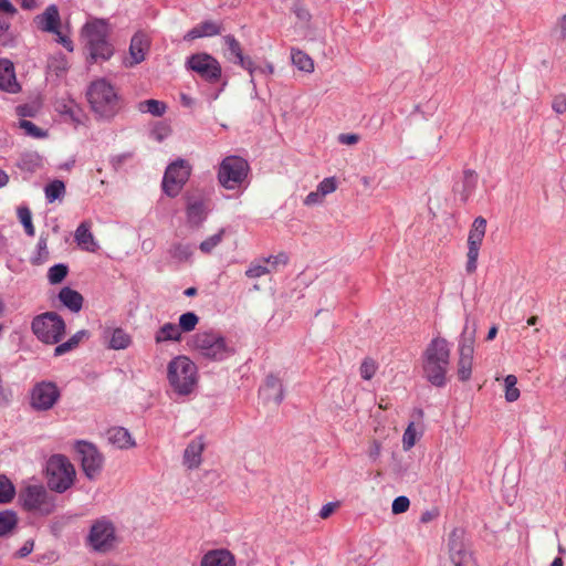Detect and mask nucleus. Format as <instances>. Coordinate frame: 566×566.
Listing matches in <instances>:
<instances>
[{"instance_id": "1", "label": "nucleus", "mask_w": 566, "mask_h": 566, "mask_svg": "<svg viewBox=\"0 0 566 566\" xmlns=\"http://www.w3.org/2000/svg\"><path fill=\"white\" fill-rule=\"evenodd\" d=\"M189 349L197 359L207 361H223L234 354L226 337L218 331H199L187 342Z\"/></svg>"}, {"instance_id": "2", "label": "nucleus", "mask_w": 566, "mask_h": 566, "mask_svg": "<svg viewBox=\"0 0 566 566\" xmlns=\"http://www.w3.org/2000/svg\"><path fill=\"white\" fill-rule=\"evenodd\" d=\"M449 363L450 348L447 339L433 338L423 353L422 369L426 379L436 387H443Z\"/></svg>"}, {"instance_id": "3", "label": "nucleus", "mask_w": 566, "mask_h": 566, "mask_svg": "<svg viewBox=\"0 0 566 566\" xmlns=\"http://www.w3.org/2000/svg\"><path fill=\"white\" fill-rule=\"evenodd\" d=\"M109 23L104 19L87 21L82 29V36L90 59L93 62L107 61L114 54V48L108 41Z\"/></svg>"}, {"instance_id": "4", "label": "nucleus", "mask_w": 566, "mask_h": 566, "mask_svg": "<svg viewBox=\"0 0 566 566\" xmlns=\"http://www.w3.org/2000/svg\"><path fill=\"white\" fill-rule=\"evenodd\" d=\"M196 364L187 356H177L168 364L167 376L169 384L179 395H189L198 381Z\"/></svg>"}, {"instance_id": "5", "label": "nucleus", "mask_w": 566, "mask_h": 566, "mask_svg": "<svg viewBox=\"0 0 566 566\" xmlns=\"http://www.w3.org/2000/svg\"><path fill=\"white\" fill-rule=\"evenodd\" d=\"M92 109L102 117H113L119 109V98L114 86L106 80L93 82L87 90Z\"/></svg>"}, {"instance_id": "6", "label": "nucleus", "mask_w": 566, "mask_h": 566, "mask_svg": "<svg viewBox=\"0 0 566 566\" xmlns=\"http://www.w3.org/2000/svg\"><path fill=\"white\" fill-rule=\"evenodd\" d=\"M75 475V468L65 455L54 454L49 459L46 480L50 490L64 493L74 484Z\"/></svg>"}, {"instance_id": "7", "label": "nucleus", "mask_w": 566, "mask_h": 566, "mask_svg": "<svg viewBox=\"0 0 566 566\" xmlns=\"http://www.w3.org/2000/svg\"><path fill=\"white\" fill-rule=\"evenodd\" d=\"M65 322L56 312H45L32 319L31 329L39 340L59 344L65 334Z\"/></svg>"}, {"instance_id": "8", "label": "nucleus", "mask_w": 566, "mask_h": 566, "mask_svg": "<svg viewBox=\"0 0 566 566\" xmlns=\"http://www.w3.org/2000/svg\"><path fill=\"white\" fill-rule=\"evenodd\" d=\"M249 172V163L243 157L230 155L220 163L217 178L223 188L233 190L244 182Z\"/></svg>"}, {"instance_id": "9", "label": "nucleus", "mask_w": 566, "mask_h": 566, "mask_svg": "<svg viewBox=\"0 0 566 566\" xmlns=\"http://www.w3.org/2000/svg\"><path fill=\"white\" fill-rule=\"evenodd\" d=\"M191 174V166L185 159H177L168 165L166 168L161 188L163 191L170 198L179 195Z\"/></svg>"}, {"instance_id": "10", "label": "nucleus", "mask_w": 566, "mask_h": 566, "mask_svg": "<svg viewBox=\"0 0 566 566\" xmlns=\"http://www.w3.org/2000/svg\"><path fill=\"white\" fill-rule=\"evenodd\" d=\"M116 541L115 526L109 520L102 517L92 524L87 535V544L95 552H109L115 547Z\"/></svg>"}, {"instance_id": "11", "label": "nucleus", "mask_w": 566, "mask_h": 566, "mask_svg": "<svg viewBox=\"0 0 566 566\" xmlns=\"http://www.w3.org/2000/svg\"><path fill=\"white\" fill-rule=\"evenodd\" d=\"M23 507L30 512L49 515L55 510V501L42 485H28L21 493Z\"/></svg>"}, {"instance_id": "12", "label": "nucleus", "mask_w": 566, "mask_h": 566, "mask_svg": "<svg viewBox=\"0 0 566 566\" xmlns=\"http://www.w3.org/2000/svg\"><path fill=\"white\" fill-rule=\"evenodd\" d=\"M186 66L208 83L219 82L222 75L219 61L205 52L190 55L186 61Z\"/></svg>"}, {"instance_id": "13", "label": "nucleus", "mask_w": 566, "mask_h": 566, "mask_svg": "<svg viewBox=\"0 0 566 566\" xmlns=\"http://www.w3.org/2000/svg\"><path fill=\"white\" fill-rule=\"evenodd\" d=\"M61 397L57 385L53 381L36 382L30 391V407L35 411L51 410Z\"/></svg>"}, {"instance_id": "14", "label": "nucleus", "mask_w": 566, "mask_h": 566, "mask_svg": "<svg viewBox=\"0 0 566 566\" xmlns=\"http://www.w3.org/2000/svg\"><path fill=\"white\" fill-rule=\"evenodd\" d=\"M449 559L452 566H475L476 562L462 530L454 528L449 535Z\"/></svg>"}, {"instance_id": "15", "label": "nucleus", "mask_w": 566, "mask_h": 566, "mask_svg": "<svg viewBox=\"0 0 566 566\" xmlns=\"http://www.w3.org/2000/svg\"><path fill=\"white\" fill-rule=\"evenodd\" d=\"M76 451L80 455L81 467L85 476L90 480H95L103 470V454L93 443L86 441H78L76 443Z\"/></svg>"}, {"instance_id": "16", "label": "nucleus", "mask_w": 566, "mask_h": 566, "mask_svg": "<svg viewBox=\"0 0 566 566\" xmlns=\"http://www.w3.org/2000/svg\"><path fill=\"white\" fill-rule=\"evenodd\" d=\"M226 45L228 46L229 56L228 59L234 64L240 65L242 69L247 70L251 76V83L255 86L254 83V72L256 70V65L252 61L250 56H245L243 54L240 42L231 34H228L223 38Z\"/></svg>"}, {"instance_id": "17", "label": "nucleus", "mask_w": 566, "mask_h": 566, "mask_svg": "<svg viewBox=\"0 0 566 566\" xmlns=\"http://www.w3.org/2000/svg\"><path fill=\"white\" fill-rule=\"evenodd\" d=\"M150 40L144 32H136L129 44L130 61L126 63L127 66H134L145 60L146 53L149 50Z\"/></svg>"}, {"instance_id": "18", "label": "nucleus", "mask_w": 566, "mask_h": 566, "mask_svg": "<svg viewBox=\"0 0 566 566\" xmlns=\"http://www.w3.org/2000/svg\"><path fill=\"white\" fill-rule=\"evenodd\" d=\"M34 22L43 32L57 33V29H60L61 25V17L57 6H48L41 14L35 17Z\"/></svg>"}, {"instance_id": "19", "label": "nucleus", "mask_w": 566, "mask_h": 566, "mask_svg": "<svg viewBox=\"0 0 566 566\" xmlns=\"http://www.w3.org/2000/svg\"><path fill=\"white\" fill-rule=\"evenodd\" d=\"M260 395L266 401L280 405L284 399L282 381L274 375H268L264 385L260 388Z\"/></svg>"}, {"instance_id": "20", "label": "nucleus", "mask_w": 566, "mask_h": 566, "mask_svg": "<svg viewBox=\"0 0 566 566\" xmlns=\"http://www.w3.org/2000/svg\"><path fill=\"white\" fill-rule=\"evenodd\" d=\"M0 90L9 93H17L20 90L15 80L14 65L6 59L0 60Z\"/></svg>"}, {"instance_id": "21", "label": "nucleus", "mask_w": 566, "mask_h": 566, "mask_svg": "<svg viewBox=\"0 0 566 566\" xmlns=\"http://www.w3.org/2000/svg\"><path fill=\"white\" fill-rule=\"evenodd\" d=\"M92 222L83 221L78 224L74 233V239L77 245L85 251L95 252L98 248L95 238L91 231Z\"/></svg>"}, {"instance_id": "22", "label": "nucleus", "mask_w": 566, "mask_h": 566, "mask_svg": "<svg viewBox=\"0 0 566 566\" xmlns=\"http://www.w3.org/2000/svg\"><path fill=\"white\" fill-rule=\"evenodd\" d=\"M203 450L205 443L202 438H196L190 441L184 452V464L190 470L199 468Z\"/></svg>"}, {"instance_id": "23", "label": "nucleus", "mask_w": 566, "mask_h": 566, "mask_svg": "<svg viewBox=\"0 0 566 566\" xmlns=\"http://www.w3.org/2000/svg\"><path fill=\"white\" fill-rule=\"evenodd\" d=\"M107 440L111 444L118 449H129L135 447V441L127 429L123 427H114L107 430Z\"/></svg>"}, {"instance_id": "24", "label": "nucleus", "mask_w": 566, "mask_h": 566, "mask_svg": "<svg viewBox=\"0 0 566 566\" xmlns=\"http://www.w3.org/2000/svg\"><path fill=\"white\" fill-rule=\"evenodd\" d=\"M201 566H235L233 555L226 549H217L208 552L202 560Z\"/></svg>"}, {"instance_id": "25", "label": "nucleus", "mask_w": 566, "mask_h": 566, "mask_svg": "<svg viewBox=\"0 0 566 566\" xmlns=\"http://www.w3.org/2000/svg\"><path fill=\"white\" fill-rule=\"evenodd\" d=\"M57 296L60 302L73 313L80 312L83 307L82 294L69 286L62 287Z\"/></svg>"}, {"instance_id": "26", "label": "nucleus", "mask_w": 566, "mask_h": 566, "mask_svg": "<svg viewBox=\"0 0 566 566\" xmlns=\"http://www.w3.org/2000/svg\"><path fill=\"white\" fill-rule=\"evenodd\" d=\"M105 336L109 335L108 348L119 350L126 349L132 344V337L123 328H107L105 329Z\"/></svg>"}, {"instance_id": "27", "label": "nucleus", "mask_w": 566, "mask_h": 566, "mask_svg": "<svg viewBox=\"0 0 566 566\" xmlns=\"http://www.w3.org/2000/svg\"><path fill=\"white\" fill-rule=\"evenodd\" d=\"M475 334L476 324L472 323V325H470L469 318H467L459 339V353L474 354Z\"/></svg>"}, {"instance_id": "28", "label": "nucleus", "mask_w": 566, "mask_h": 566, "mask_svg": "<svg viewBox=\"0 0 566 566\" xmlns=\"http://www.w3.org/2000/svg\"><path fill=\"white\" fill-rule=\"evenodd\" d=\"M207 208L202 199H189L187 203V219L192 226H200L206 219Z\"/></svg>"}, {"instance_id": "29", "label": "nucleus", "mask_w": 566, "mask_h": 566, "mask_svg": "<svg viewBox=\"0 0 566 566\" xmlns=\"http://www.w3.org/2000/svg\"><path fill=\"white\" fill-rule=\"evenodd\" d=\"M182 335L180 333V328L177 327L174 323H165L155 333V343L161 344L165 342H180Z\"/></svg>"}, {"instance_id": "30", "label": "nucleus", "mask_w": 566, "mask_h": 566, "mask_svg": "<svg viewBox=\"0 0 566 566\" xmlns=\"http://www.w3.org/2000/svg\"><path fill=\"white\" fill-rule=\"evenodd\" d=\"M486 231V220L483 217L474 219L468 235V245L481 247Z\"/></svg>"}, {"instance_id": "31", "label": "nucleus", "mask_w": 566, "mask_h": 566, "mask_svg": "<svg viewBox=\"0 0 566 566\" xmlns=\"http://www.w3.org/2000/svg\"><path fill=\"white\" fill-rule=\"evenodd\" d=\"M478 185V175L474 170L467 169L463 172V185L462 190L460 191V200L465 203L473 191L475 190Z\"/></svg>"}, {"instance_id": "32", "label": "nucleus", "mask_w": 566, "mask_h": 566, "mask_svg": "<svg viewBox=\"0 0 566 566\" xmlns=\"http://www.w3.org/2000/svg\"><path fill=\"white\" fill-rule=\"evenodd\" d=\"M85 337H88V332L86 329L78 331L69 340L57 344L54 349V355L62 356L71 352L72 349L76 348L81 340Z\"/></svg>"}, {"instance_id": "33", "label": "nucleus", "mask_w": 566, "mask_h": 566, "mask_svg": "<svg viewBox=\"0 0 566 566\" xmlns=\"http://www.w3.org/2000/svg\"><path fill=\"white\" fill-rule=\"evenodd\" d=\"M137 109L140 113H149L153 116L160 117L166 113L167 105L158 99H146L138 103Z\"/></svg>"}, {"instance_id": "34", "label": "nucleus", "mask_w": 566, "mask_h": 566, "mask_svg": "<svg viewBox=\"0 0 566 566\" xmlns=\"http://www.w3.org/2000/svg\"><path fill=\"white\" fill-rule=\"evenodd\" d=\"M473 354L459 353L458 377L461 381L470 379L472 374Z\"/></svg>"}, {"instance_id": "35", "label": "nucleus", "mask_w": 566, "mask_h": 566, "mask_svg": "<svg viewBox=\"0 0 566 566\" xmlns=\"http://www.w3.org/2000/svg\"><path fill=\"white\" fill-rule=\"evenodd\" d=\"M18 524V516L14 511L4 510L0 512V537L9 534Z\"/></svg>"}, {"instance_id": "36", "label": "nucleus", "mask_w": 566, "mask_h": 566, "mask_svg": "<svg viewBox=\"0 0 566 566\" xmlns=\"http://www.w3.org/2000/svg\"><path fill=\"white\" fill-rule=\"evenodd\" d=\"M292 62L301 71L311 73L314 71L313 60L301 50H292Z\"/></svg>"}, {"instance_id": "37", "label": "nucleus", "mask_w": 566, "mask_h": 566, "mask_svg": "<svg viewBox=\"0 0 566 566\" xmlns=\"http://www.w3.org/2000/svg\"><path fill=\"white\" fill-rule=\"evenodd\" d=\"M45 198L49 202L60 199L65 193V185L62 180H53L45 186Z\"/></svg>"}, {"instance_id": "38", "label": "nucleus", "mask_w": 566, "mask_h": 566, "mask_svg": "<svg viewBox=\"0 0 566 566\" xmlns=\"http://www.w3.org/2000/svg\"><path fill=\"white\" fill-rule=\"evenodd\" d=\"M169 254L178 262H186L191 258L192 249L189 244L175 243L169 249Z\"/></svg>"}, {"instance_id": "39", "label": "nucleus", "mask_w": 566, "mask_h": 566, "mask_svg": "<svg viewBox=\"0 0 566 566\" xmlns=\"http://www.w3.org/2000/svg\"><path fill=\"white\" fill-rule=\"evenodd\" d=\"M14 495L15 488L12 482L6 475H0V503L11 502Z\"/></svg>"}, {"instance_id": "40", "label": "nucleus", "mask_w": 566, "mask_h": 566, "mask_svg": "<svg viewBox=\"0 0 566 566\" xmlns=\"http://www.w3.org/2000/svg\"><path fill=\"white\" fill-rule=\"evenodd\" d=\"M18 218L22 223L24 231L28 235L33 237L35 229L32 223V213L28 207H19L17 210Z\"/></svg>"}, {"instance_id": "41", "label": "nucleus", "mask_w": 566, "mask_h": 566, "mask_svg": "<svg viewBox=\"0 0 566 566\" xmlns=\"http://www.w3.org/2000/svg\"><path fill=\"white\" fill-rule=\"evenodd\" d=\"M199 322V317L193 312H187L180 315L179 324L177 325L180 328V333L182 332H192Z\"/></svg>"}, {"instance_id": "42", "label": "nucleus", "mask_w": 566, "mask_h": 566, "mask_svg": "<svg viewBox=\"0 0 566 566\" xmlns=\"http://www.w3.org/2000/svg\"><path fill=\"white\" fill-rule=\"evenodd\" d=\"M67 273L69 268L63 263H59L49 269L48 280L51 284H59L66 277Z\"/></svg>"}, {"instance_id": "43", "label": "nucleus", "mask_w": 566, "mask_h": 566, "mask_svg": "<svg viewBox=\"0 0 566 566\" xmlns=\"http://www.w3.org/2000/svg\"><path fill=\"white\" fill-rule=\"evenodd\" d=\"M505 382V399L509 402L516 401L520 397V390L516 387L517 378L514 375H507L504 379Z\"/></svg>"}, {"instance_id": "44", "label": "nucleus", "mask_w": 566, "mask_h": 566, "mask_svg": "<svg viewBox=\"0 0 566 566\" xmlns=\"http://www.w3.org/2000/svg\"><path fill=\"white\" fill-rule=\"evenodd\" d=\"M223 234H224V229H220L218 233L203 240L199 245V249L201 250V252L210 253L218 244H220V242L222 241Z\"/></svg>"}, {"instance_id": "45", "label": "nucleus", "mask_w": 566, "mask_h": 566, "mask_svg": "<svg viewBox=\"0 0 566 566\" xmlns=\"http://www.w3.org/2000/svg\"><path fill=\"white\" fill-rule=\"evenodd\" d=\"M481 247L474 245H468V253H467V264H465V271L469 274H473L476 271L478 268V258Z\"/></svg>"}, {"instance_id": "46", "label": "nucleus", "mask_w": 566, "mask_h": 566, "mask_svg": "<svg viewBox=\"0 0 566 566\" xmlns=\"http://www.w3.org/2000/svg\"><path fill=\"white\" fill-rule=\"evenodd\" d=\"M198 25H199L202 38L218 35L221 33V30H222L220 24H218L214 21H210V20L203 21Z\"/></svg>"}, {"instance_id": "47", "label": "nucleus", "mask_w": 566, "mask_h": 566, "mask_svg": "<svg viewBox=\"0 0 566 566\" xmlns=\"http://www.w3.org/2000/svg\"><path fill=\"white\" fill-rule=\"evenodd\" d=\"M74 103L72 101H65L61 99L55 103V109L62 114L70 116L73 120H77L75 111H74Z\"/></svg>"}, {"instance_id": "48", "label": "nucleus", "mask_w": 566, "mask_h": 566, "mask_svg": "<svg viewBox=\"0 0 566 566\" xmlns=\"http://www.w3.org/2000/svg\"><path fill=\"white\" fill-rule=\"evenodd\" d=\"M19 126H20V128L24 129L29 136H32L34 138H42L46 135L35 124H33L32 122L27 120V119H21L19 123Z\"/></svg>"}, {"instance_id": "49", "label": "nucleus", "mask_w": 566, "mask_h": 566, "mask_svg": "<svg viewBox=\"0 0 566 566\" xmlns=\"http://www.w3.org/2000/svg\"><path fill=\"white\" fill-rule=\"evenodd\" d=\"M49 255L46 238L41 237L38 241V255L32 259V264H41Z\"/></svg>"}, {"instance_id": "50", "label": "nucleus", "mask_w": 566, "mask_h": 566, "mask_svg": "<svg viewBox=\"0 0 566 566\" xmlns=\"http://www.w3.org/2000/svg\"><path fill=\"white\" fill-rule=\"evenodd\" d=\"M377 366L370 358H366L360 365V375L364 379L369 380L374 377Z\"/></svg>"}, {"instance_id": "51", "label": "nucleus", "mask_w": 566, "mask_h": 566, "mask_svg": "<svg viewBox=\"0 0 566 566\" xmlns=\"http://www.w3.org/2000/svg\"><path fill=\"white\" fill-rule=\"evenodd\" d=\"M409 499L405 495H400L394 500L391 511L394 514L405 513L409 509Z\"/></svg>"}, {"instance_id": "52", "label": "nucleus", "mask_w": 566, "mask_h": 566, "mask_svg": "<svg viewBox=\"0 0 566 566\" xmlns=\"http://www.w3.org/2000/svg\"><path fill=\"white\" fill-rule=\"evenodd\" d=\"M336 180L334 177L325 178L319 182L317 186V190L319 193H322V197L324 198L326 195L332 193L336 190Z\"/></svg>"}, {"instance_id": "53", "label": "nucleus", "mask_w": 566, "mask_h": 566, "mask_svg": "<svg viewBox=\"0 0 566 566\" xmlns=\"http://www.w3.org/2000/svg\"><path fill=\"white\" fill-rule=\"evenodd\" d=\"M552 108L556 114L566 113V94L559 93L553 97Z\"/></svg>"}, {"instance_id": "54", "label": "nucleus", "mask_w": 566, "mask_h": 566, "mask_svg": "<svg viewBox=\"0 0 566 566\" xmlns=\"http://www.w3.org/2000/svg\"><path fill=\"white\" fill-rule=\"evenodd\" d=\"M269 272L270 271L265 265L251 264L250 268L245 271V275L250 279H256L268 274Z\"/></svg>"}, {"instance_id": "55", "label": "nucleus", "mask_w": 566, "mask_h": 566, "mask_svg": "<svg viewBox=\"0 0 566 566\" xmlns=\"http://www.w3.org/2000/svg\"><path fill=\"white\" fill-rule=\"evenodd\" d=\"M553 33L558 40L566 39V14L558 19L555 28L553 29Z\"/></svg>"}, {"instance_id": "56", "label": "nucleus", "mask_w": 566, "mask_h": 566, "mask_svg": "<svg viewBox=\"0 0 566 566\" xmlns=\"http://www.w3.org/2000/svg\"><path fill=\"white\" fill-rule=\"evenodd\" d=\"M380 453H381V443L378 440H373L369 443V448H368V451H367V454H368L369 459L373 462H375V461H377L379 459Z\"/></svg>"}, {"instance_id": "57", "label": "nucleus", "mask_w": 566, "mask_h": 566, "mask_svg": "<svg viewBox=\"0 0 566 566\" xmlns=\"http://www.w3.org/2000/svg\"><path fill=\"white\" fill-rule=\"evenodd\" d=\"M412 426L413 424L410 423L403 433L402 442H403V448L406 450H408L415 446V430H413Z\"/></svg>"}, {"instance_id": "58", "label": "nucleus", "mask_w": 566, "mask_h": 566, "mask_svg": "<svg viewBox=\"0 0 566 566\" xmlns=\"http://www.w3.org/2000/svg\"><path fill=\"white\" fill-rule=\"evenodd\" d=\"M54 34L57 36L56 41L61 45H63L69 52H73V50H74L73 42L67 35L63 34L60 31V29H57V33H54Z\"/></svg>"}, {"instance_id": "59", "label": "nucleus", "mask_w": 566, "mask_h": 566, "mask_svg": "<svg viewBox=\"0 0 566 566\" xmlns=\"http://www.w3.org/2000/svg\"><path fill=\"white\" fill-rule=\"evenodd\" d=\"M129 158H132V154L125 153V154H120V155H116V156L112 157L111 163H112L114 169L117 170Z\"/></svg>"}, {"instance_id": "60", "label": "nucleus", "mask_w": 566, "mask_h": 566, "mask_svg": "<svg viewBox=\"0 0 566 566\" xmlns=\"http://www.w3.org/2000/svg\"><path fill=\"white\" fill-rule=\"evenodd\" d=\"M338 140L344 145H355L358 143L359 136L357 134H340Z\"/></svg>"}, {"instance_id": "61", "label": "nucleus", "mask_w": 566, "mask_h": 566, "mask_svg": "<svg viewBox=\"0 0 566 566\" xmlns=\"http://www.w3.org/2000/svg\"><path fill=\"white\" fill-rule=\"evenodd\" d=\"M34 542L32 539L27 541L23 546L17 552L19 558L27 557L33 551Z\"/></svg>"}, {"instance_id": "62", "label": "nucleus", "mask_w": 566, "mask_h": 566, "mask_svg": "<svg viewBox=\"0 0 566 566\" xmlns=\"http://www.w3.org/2000/svg\"><path fill=\"white\" fill-rule=\"evenodd\" d=\"M322 200H323L322 193H319L318 190H316V191L310 192L306 196L304 203L307 206H312V205L322 202Z\"/></svg>"}, {"instance_id": "63", "label": "nucleus", "mask_w": 566, "mask_h": 566, "mask_svg": "<svg viewBox=\"0 0 566 566\" xmlns=\"http://www.w3.org/2000/svg\"><path fill=\"white\" fill-rule=\"evenodd\" d=\"M199 38H202V35H201V32H200L199 25H196L195 28H192L191 30H189V31L185 34L184 40H186V41H192V40H196V39H199Z\"/></svg>"}, {"instance_id": "64", "label": "nucleus", "mask_w": 566, "mask_h": 566, "mask_svg": "<svg viewBox=\"0 0 566 566\" xmlns=\"http://www.w3.org/2000/svg\"><path fill=\"white\" fill-rule=\"evenodd\" d=\"M335 507H336L335 503H327V504L323 505V507L321 509V512H319V516L322 518H327L334 512Z\"/></svg>"}]
</instances>
